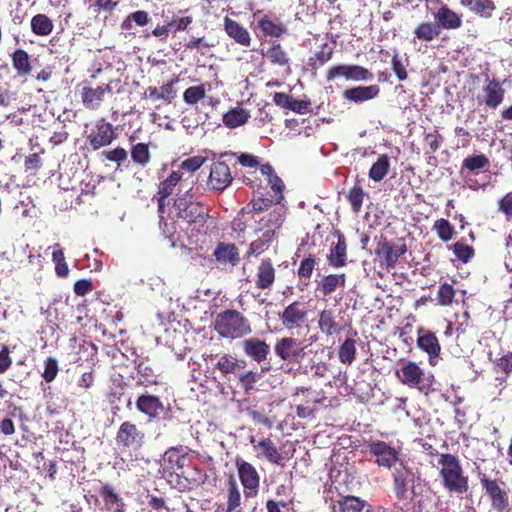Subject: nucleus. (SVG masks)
<instances>
[{
  "label": "nucleus",
  "instance_id": "de8ad7c7",
  "mask_svg": "<svg viewBox=\"0 0 512 512\" xmlns=\"http://www.w3.org/2000/svg\"><path fill=\"white\" fill-rule=\"evenodd\" d=\"M131 158L132 161L141 166L146 167L151 159L149 146L146 143H137L131 147Z\"/></svg>",
  "mask_w": 512,
  "mask_h": 512
},
{
  "label": "nucleus",
  "instance_id": "ea45409f",
  "mask_svg": "<svg viewBox=\"0 0 512 512\" xmlns=\"http://www.w3.org/2000/svg\"><path fill=\"white\" fill-rule=\"evenodd\" d=\"M226 512L239 508L241 505V492L234 476H230L226 488Z\"/></svg>",
  "mask_w": 512,
  "mask_h": 512
},
{
  "label": "nucleus",
  "instance_id": "774afa93",
  "mask_svg": "<svg viewBox=\"0 0 512 512\" xmlns=\"http://www.w3.org/2000/svg\"><path fill=\"white\" fill-rule=\"evenodd\" d=\"M148 506L154 512H171L166 500L156 495H148Z\"/></svg>",
  "mask_w": 512,
  "mask_h": 512
},
{
  "label": "nucleus",
  "instance_id": "423d86ee",
  "mask_svg": "<svg viewBox=\"0 0 512 512\" xmlns=\"http://www.w3.org/2000/svg\"><path fill=\"white\" fill-rule=\"evenodd\" d=\"M367 449L378 467L391 469L399 460L400 451L385 441L370 440Z\"/></svg>",
  "mask_w": 512,
  "mask_h": 512
},
{
  "label": "nucleus",
  "instance_id": "ddd939ff",
  "mask_svg": "<svg viewBox=\"0 0 512 512\" xmlns=\"http://www.w3.org/2000/svg\"><path fill=\"white\" fill-rule=\"evenodd\" d=\"M343 77L350 81L370 80L373 74L365 67L359 65H335L330 67L326 73L328 82Z\"/></svg>",
  "mask_w": 512,
  "mask_h": 512
},
{
  "label": "nucleus",
  "instance_id": "e433bc0d",
  "mask_svg": "<svg viewBox=\"0 0 512 512\" xmlns=\"http://www.w3.org/2000/svg\"><path fill=\"white\" fill-rule=\"evenodd\" d=\"M261 173L267 177L268 184L275 193V202L278 204L283 200L284 183L282 179L275 173L274 168L269 164L260 166Z\"/></svg>",
  "mask_w": 512,
  "mask_h": 512
},
{
  "label": "nucleus",
  "instance_id": "412c9836",
  "mask_svg": "<svg viewBox=\"0 0 512 512\" xmlns=\"http://www.w3.org/2000/svg\"><path fill=\"white\" fill-rule=\"evenodd\" d=\"M189 186L186 180L183 179V174L178 171H171V173L158 184L157 195L162 198L170 197L174 192H184Z\"/></svg>",
  "mask_w": 512,
  "mask_h": 512
},
{
  "label": "nucleus",
  "instance_id": "dca6fc26",
  "mask_svg": "<svg viewBox=\"0 0 512 512\" xmlns=\"http://www.w3.org/2000/svg\"><path fill=\"white\" fill-rule=\"evenodd\" d=\"M307 316L308 310L305 304L294 301L283 310L280 319L286 329L293 330L300 328L306 322Z\"/></svg>",
  "mask_w": 512,
  "mask_h": 512
},
{
  "label": "nucleus",
  "instance_id": "6e6d98bb",
  "mask_svg": "<svg viewBox=\"0 0 512 512\" xmlns=\"http://www.w3.org/2000/svg\"><path fill=\"white\" fill-rule=\"evenodd\" d=\"M392 70L395 73L399 81H405L408 79L407 67L409 60L407 58L402 59L398 52H395L391 59Z\"/></svg>",
  "mask_w": 512,
  "mask_h": 512
},
{
  "label": "nucleus",
  "instance_id": "37998d69",
  "mask_svg": "<svg viewBox=\"0 0 512 512\" xmlns=\"http://www.w3.org/2000/svg\"><path fill=\"white\" fill-rule=\"evenodd\" d=\"M493 369L503 376L496 377V380L503 383L512 374V351H507L493 362Z\"/></svg>",
  "mask_w": 512,
  "mask_h": 512
},
{
  "label": "nucleus",
  "instance_id": "13d9d810",
  "mask_svg": "<svg viewBox=\"0 0 512 512\" xmlns=\"http://www.w3.org/2000/svg\"><path fill=\"white\" fill-rule=\"evenodd\" d=\"M496 10L493 0H476L472 13L481 18H491Z\"/></svg>",
  "mask_w": 512,
  "mask_h": 512
},
{
  "label": "nucleus",
  "instance_id": "a211bd4d",
  "mask_svg": "<svg viewBox=\"0 0 512 512\" xmlns=\"http://www.w3.org/2000/svg\"><path fill=\"white\" fill-rule=\"evenodd\" d=\"M250 442L254 449L258 451V458H264L272 464L283 465L284 457L270 438H262L256 441L252 437Z\"/></svg>",
  "mask_w": 512,
  "mask_h": 512
},
{
  "label": "nucleus",
  "instance_id": "58836bf2",
  "mask_svg": "<svg viewBox=\"0 0 512 512\" xmlns=\"http://www.w3.org/2000/svg\"><path fill=\"white\" fill-rule=\"evenodd\" d=\"M249 118V111L241 107H235L231 108L223 115L222 121L227 128L233 129L247 123Z\"/></svg>",
  "mask_w": 512,
  "mask_h": 512
},
{
  "label": "nucleus",
  "instance_id": "9b49d317",
  "mask_svg": "<svg viewBox=\"0 0 512 512\" xmlns=\"http://www.w3.org/2000/svg\"><path fill=\"white\" fill-rule=\"evenodd\" d=\"M427 3L440 4L436 12L433 13L439 29L442 30H458L463 25V15L451 9L441 0H426Z\"/></svg>",
  "mask_w": 512,
  "mask_h": 512
},
{
  "label": "nucleus",
  "instance_id": "6ab92c4d",
  "mask_svg": "<svg viewBox=\"0 0 512 512\" xmlns=\"http://www.w3.org/2000/svg\"><path fill=\"white\" fill-rule=\"evenodd\" d=\"M276 269L270 258L262 259L256 267L255 286L259 290H269L275 283Z\"/></svg>",
  "mask_w": 512,
  "mask_h": 512
},
{
  "label": "nucleus",
  "instance_id": "4c0bfd02",
  "mask_svg": "<svg viewBox=\"0 0 512 512\" xmlns=\"http://www.w3.org/2000/svg\"><path fill=\"white\" fill-rule=\"evenodd\" d=\"M285 220V211L283 208H275L264 215L259 221L258 231L269 229L278 232Z\"/></svg>",
  "mask_w": 512,
  "mask_h": 512
},
{
  "label": "nucleus",
  "instance_id": "4d7b16f0",
  "mask_svg": "<svg viewBox=\"0 0 512 512\" xmlns=\"http://www.w3.org/2000/svg\"><path fill=\"white\" fill-rule=\"evenodd\" d=\"M206 95V89L203 84L188 87L183 93V101L188 105H196L203 100Z\"/></svg>",
  "mask_w": 512,
  "mask_h": 512
},
{
  "label": "nucleus",
  "instance_id": "3c124183",
  "mask_svg": "<svg viewBox=\"0 0 512 512\" xmlns=\"http://www.w3.org/2000/svg\"><path fill=\"white\" fill-rule=\"evenodd\" d=\"M433 230L436 232L439 239L443 242H448L454 238V226L444 218L436 220L433 224Z\"/></svg>",
  "mask_w": 512,
  "mask_h": 512
},
{
  "label": "nucleus",
  "instance_id": "f3484780",
  "mask_svg": "<svg viewBox=\"0 0 512 512\" xmlns=\"http://www.w3.org/2000/svg\"><path fill=\"white\" fill-rule=\"evenodd\" d=\"M253 17H258L257 26L263 37L280 39L287 33V27L283 22L273 20L269 15L262 14L260 10L256 11Z\"/></svg>",
  "mask_w": 512,
  "mask_h": 512
},
{
  "label": "nucleus",
  "instance_id": "338daca9",
  "mask_svg": "<svg viewBox=\"0 0 512 512\" xmlns=\"http://www.w3.org/2000/svg\"><path fill=\"white\" fill-rule=\"evenodd\" d=\"M498 210L504 214L506 220H512V191L506 193L498 200Z\"/></svg>",
  "mask_w": 512,
  "mask_h": 512
},
{
  "label": "nucleus",
  "instance_id": "473e14b6",
  "mask_svg": "<svg viewBox=\"0 0 512 512\" xmlns=\"http://www.w3.org/2000/svg\"><path fill=\"white\" fill-rule=\"evenodd\" d=\"M99 494L102 497L105 505V510L112 512H124L125 503L115 489L109 483H102Z\"/></svg>",
  "mask_w": 512,
  "mask_h": 512
},
{
  "label": "nucleus",
  "instance_id": "9d476101",
  "mask_svg": "<svg viewBox=\"0 0 512 512\" xmlns=\"http://www.w3.org/2000/svg\"><path fill=\"white\" fill-rule=\"evenodd\" d=\"M117 138L115 128L104 118L96 121L95 127L87 136V142L92 150L96 151L110 145Z\"/></svg>",
  "mask_w": 512,
  "mask_h": 512
},
{
  "label": "nucleus",
  "instance_id": "a18cd8bd",
  "mask_svg": "<svg viewBox=\"0 0 512 512\" xmlns=\"http://www.w3.org/2000/svg\"><path fill=\"white\" fill-rule=\"evenodd\" d=\"M356 340L348 337L339 346L338 359L342 364L351 365L356 359Z\"/></svg>",
  "mask_w": 512,
  "mask_h": 512
},
{
  "label": "nucleus",
  "instance_id": "c03bdc74",
  "mask_svg": "<svg viewBox=\"0 0 512 512\" xmlns=\"http://www.w3.org/2000/svg\"><path fill=\"white\" fill-rule=\"evenodd\" d=\"M333 53L334 48L324 43L321 49L308 59V66L311 70H318L332 59Z\"/></svg>",
  "mask_w": 512,
  "mask_h": 512
},
{
  "label": "nucleus",
  "instance_id": "79ce46f5",
  "mask_svg": "<svg viewBox=\"0 0 512 512\" xmlns=\"http://www.w3.org/2000/svg\"><path fill=\"white\" fill-rule=\"evenodd\" d=\"M31 30L37 36H48L54 28L52 20L46 14H36L31 19Z\"/></svg>",
  "mask_w": 512,
  "mask_h": 512
},
{
  "label": "nucleus",
  "instance_id": "2f4dec72",
  "mask_svg": "<svg viewBox=\"0 0 512 512\" xmlns=\"http://www.w3.org/2000/svg\"><path fill=\"white\" fill-rule=\"evenodd\" d=\"M412 472L409 468L403 466L396 468L392 473L393 478V489L395 496L398 500H406L407 492L409 488V482L411 480Z\"/></svg>",
  "mask_w": 512,
  "mask_h": 512
},
{
  "label": "nucleus",
  "instance_id": "09e8293b",
  "mask_svg": "<svg viewBox=\"0 0 512 512\" xmlns=\"http://www.w3.org/2000/svg\"><path fill=\"white\" fill-rule=\"evenodd\" d=\"M240 367V361L231 354H224L216 364V368L223 375L236 374Z\"/></svg>",
  "mask_w": 512,
  "mask_h": 512
},
{
  "label": "nucleus",
  "instance_id": "f704fd0d",
  "mask_svg": "<svg viewBox=\"0 0 512 512\" xmlns=\"http://www.w3.org/2000/svg\"><path fill=\"white\" fill-rule=\"evenodd\" d=\"M11 62L19 77H27L32 72V63L27 51L16 49L11 55Z\"/></svg>",
  "mask_w": 512,
  "mask_h": 512
},
{
  "label": "nucleus",
  "instance_id": "8fccbe9b",
  "mask_svg": "<svg viewBox=\"0 0 512 512\" xmlns=\"http://www.w3.org/2000/svg\"><path fill=\"white\" fill-rule=\"evenodd\" d=\"M365 196L366 193L359 183H355V185L348 191L346 197L354 213H359L361 211Z\"/></svg>",
  "mask_w": 512,
  "mask_h": 512
},
{
  "label": "nucleus",
  "instance_id": "a19ab883",
  "mask_svg": "<svg viewBox=\"0 0 512 512\" xmlns=\"http://www.w3.org/2000/svg\"><path fill=\"white\" fill-rule=\"evenodd\" d=\"M390 171V158L387 154H381L377 161L371 166L368 176L371 180L379 182L383 180Z\"/></svg>",
  "mask_w": 512,
  "mask_h": 512
},
{
  "label": "nucleus",
  "instance_id": "0e129e2a",
  "mask_svg": "<svg viewBox=\"0 0 512 512\" xmlns=\"http://www.w3.org/2000/svg\"><path fill=\"white\" fill-rule=\"evenodd\" d=\"M42 165L43 161L39 153H32L25 157L24 169L26 173L35 175Z\"/></svg>",
  "mask_w": 512,
  "mask_h": 512
},
{
  "label": "nucleus",
  "instance_id": "49530a36",
  "mask_svg": "<svg viewBox=\"0 0 512 512\" xmlns=\"http://www.w3.org/2000/svg\"><path fill=\"white\" fill-rule=\"evenodd\" d=\"M265 55L273 65L283 67L289 64V56L280 43H273Z\"/></svg>",
  "mask_w": 512,
  "mask_h": 512
},
{
  "label": "nucleus",
  "instance_id": "680f3d73",
  "mask_svg": "<svg viewBox=\"0 0 512 512\" xmlns=\"http://www.w3.org/2000/svg\"><path fill=\"white\" fill-rule=\"evenodd\" d=\"M137 372L144 379L141 384H156L157 374L154 369L146 362L140 361L136 366Z\"/></svg>",
  "mask_w": 512,
  "mask_h": 512
},
{
  "label": "nucleus",
  "instance_id": "0eeeda50",
  "mask_svg": "<svg viewBox=\"0 0 512 512\" xmlns=\"http://www.w3.org/2000/svg\"><path fill=\"white\" fill-rule=\"evenodd\" d=\"M235 466L246 498H254L258 495L260 487V475L250 462L242 458H236Z\"/></svg>",
  "mask_w": 512,
  "mask_h": 512
},
{
  "label": "nucleus",
  "instance_id": "69168bd1",
  "mask_svg": "<svg viewBox=\"0 0 512 512\" xmlns=\"http://www.w3.org/2000/svg\"><path fill=\"white\" fill-rule=\"evenodd\" d=\"M102 154L106 160L115 162L118 166L124 163L128 157L127 151L122 147H116L112 150L103 151Z\"/></svg>",
  "mask_w": 512,
  "mask_h": 512
},
{
  "label": "nucleus",
  "instance_id": "e2e57ef3",
  "mask_svg": "<svg viewBox=\"0 0 512 512\" xmlns=\"http://www.w3.org/2000/svg\"><path fill=\"white\" fill-rule=\"evenodd\" d=\"M58 371H59L58 361L53 357H48L44 361V372L42 373L43 379L47 383L52 382L56 378Z\"/></svg>",
  "mask_w": 512,
  "mask_h": 512
},
{
  "label": "nucleus",
  "instance_id": "f8f14e48",
  "mask_svg": "<svg viewBox=\"0 0 512 512\" xmlns=\"http://www.w3.org/2000/svg\"><path fill=\"white\" fill-rule=\"evenodd\" d=\"M233 181L229 165L221 160L211 164L210 173L207 179V187L211 191L222 192Z\"/></svg>",
  "mask_w": 512,
  "mask_h": 512
},
{
  "label": "nucleus",
  "instance_id": "f03ea898",
  "mask_svg": "<svg viewBox=\"0 0 512 512\" xmlns=\"http://www.w3.org/2000/svg\"><path fill=\"white\" fill-rule=\"evenodd\" d=\"M439 477L442 486L449 493L458 495L464 494L469 489V478L464 474V470L458 457L450 453H442L438 459Z\"/></svg>",
  "mask_w": 512,
  "mask_h": 512
},
{
  "label": "nucleus",
  "instance_id": "5fc2aeb1",
  "mask_svg": "<svg viewBox=\"0 0 512 512\" xmlns=\"http://www.w3.org/2000/svg\"><path fill=\"white\" fill-rule=\"evenodd\" d=\"M489 165V159L484 154L472 155L466 157L462 162V169H467L470 172L483 169Z\"/></svg>",
  "mask_w": 512,
  "mask_h": 512
},
{
  "label": "nucleus",
  "instance_id": "6e6552de",
  "mask_svg": "<svg viewBox=\"0 0 512 512\" xmlns=\"http://www.w3.org/2000/svg\"><path fill=\"white\" fill-rule=\"evenodd\" d=\"M115 440L119 447L137 451L145 442V433L135 423L124 421L116 433Z\"/></svg>",
  "mask_w": 512,
  "mask_h": 512
},
{
  "label": "nucleus",
  "instance_id": "603ef678",
  "mask_svg": "<svg viewBox=\"0 0 512 512\" xmlns=\"http://www.w3.org/2000/svg\"><path fill=\"white\" fill-rule=\"evenodd\" d=\"M456 295V290L453 284L448 282H440L438 292H437V303L440 306H450L453 303L454 297Z\"/></svg>",
  "mask_w": 512,
  "mask_h": 512
},
{
  "label": "nucleus",
  "instance_id": "bb28decb",
  "mask_svg": "<svg viewBox=\"0 0 512 512\" xmlns=\"http://www.w3.org/2000/svg\"><path fill=\"white\" fill-rule=\"evenodd\" d=\"M333 512H373L371 504L353 495L342 496L333 505Z\"/></svg>",
  "mask_w": 512,
  "mask_h": 512
},
{
  "label": "nucleus",
  "instance_id": "39448f33",
  "mask_svg": "<svg viewBox=\"0 0 512 512\" xmlns=\"http://www.w3.org/2000/svg\"><path fill=\"white\" fill-rule=\"evenodd\" d=\"M478 478L482 489L491 502V507L496 512H504L509 506V496L505 489L501 486L503 482L491 479L486 473L478 472Z\"/></svg>",
  "mask_w": 512,
  "mask_h": 512
},
{
  "label": "nucleus",
  "instance_id": "c9c22d12",
  "mask_svg": "<svg viewBox=\"0 0 512 512\" xmlns=\"http://www.w3.org/2000/svg\"><path fill=\"white\" fill-rule=\"evenodd\" d=\"M346 275L341 274H329L324 276L317 285V291H319L324 297L331 295L339 287H345Z\"/></svg>",
  "mask_w": 512,
  "mask_h": 512
},
{
  "label": "nucleus",
  "instance_id": "2eb2a0df",
  "mask_svg": "<svg viewBox=\"0 0 512 512\" xmlns=\"http://www.w3.org/2000/svg\"><path fill=\"white\" fill-rule=\"evenodd\" d=\"M417 347L428 355L429 364L435 366L441 353V345L435 333L424 327L417 329Z\"/></svg>",
  "mask_w": 512,
  "mask_h": 512
},
{
  "label": "nucleus",
  "instance_id": "7ed1b4c3",
  "mask_svg": "<svg viewBox=\"0 0 512 512\" xmlns=\"http://www.w3.org/2000/svg\"><path fill=\"white\" fill-rule=\"evenodd\" d=\"M215 331L223 338L237 339L250 334L252 329L249 320L241 312L228 309L217 315Z\"/></svg>",
  "mask_w": 512,
  "mask_h": 512
},
{
  "label": "nucleus",
  "instance_id": "4be33fe9",
  "mask_svg": "<svg viewBox=\"0 0 512 512\" xmlns=\"http://www.w3.org/2000/svg\"><path fill=\"white\" fill-rule=\"evenodd\" d=\"M107 93H112L110 84L100 85L96 88L84 86L80 94L84 107L93 110L99 108Z\"/></svg>",
  "mask_w": 512,
  "mask_h": 512
},
{
  "label": "nucleus",
  "instance_id": "b1692460",
  "mask_svg": "<svg viewBox=\"0 0 512 512\" xmlns=\"http://www.w3.org/2000/svg\"><path fill=\"white\" fill-rule=\"evenodd\" d=\"M380 94V87L377 84L369 86H356L343 91V98L352 103H363L372 100Z\"/></svg>",
  "mask_w": 512,
  "mask_h": 512
},
{
  "label": "nucleus",
  "instance_id": "4468645a",
  "mask_svg": "<svg viewBox=\"0 0 512 512\" xmlns=\"http://www.w3.org/2000/svg\"><path fill=\"white\" fill-rule=\"evenodd\" d=\"M305 348L299 339L283 337L275 343L274 352L281 360L294 363L304 355Z\"/></svg>",
  "mask_w": 512,
  "mask_h": 512
},
{
  "label": "nucleus",
  "instance_id": "5701e85b",
  "mask_svg": "<svg viewBox=\"0 0 512 512\" xmlns=\"http://www.w3.org/2000/svg\"><path fill=\"white\" fill-rule=\"evenodd\" d=\"M317 323L319 331L326 337L339 335L343 329L335 311L331 308H325L319 313Z\"/></svg>",
  "mask_w": 512,
  "mask_h": 512
},
{
  "label": "nucleus",
  "instance_id": "72a5a7b5",
  "mask_svg": "<svg viewBox=\"0 0 512 512\" xmlns=\"http://www.w3.org/2000/svg\"><path fill=\"white\" fill-rule=\"evenodd\" d=\"M441 33L436 21H422L413 31V43L416 41L431 43L438 39Z\"/></svg>",
  "mask_w": 512,
  "mask_h": 512
},
{
  "label": "nucleus",
  "instance_id": "c756f323",
  "mask_svg": "<svg viewBox=\"0 0 512 512\" xmlns=\"http://www.w3.org/2000/svg\"><path fill=\"white\" fill-rule=\"evenodd\" d=\"M213 256L220 264L237 266L240 263L239 249L233 243L219 242L213 252Z\"/></svg>",
  "mask_w": 512,
  "mask_h": 512
},
{
  "label": "nucleus",
  "instance_id": "a878e982",
  "mask_svg": "<svg viewBox=\"0 0 512 512\" xmlns=\"http://www.w3.org/2000/svg\"><path fill=\"white\" fill-rule=\"evenodd\" d=\"M136 408L149 419H156L164 410V405L158 396L146 393L137 398Z\"/></svg>",
  "mask_w": 512,
  "mask_h": 512
},
{
  "label": "nucleus",
  "instance_id": "f257e3e1",
  "mask_svg": "<svg viewBox=\"0 0 512 512\" xmlns=\"http://www.w3.org/2000/svg\"><path fill=\"white\" fill-rule=\"evenodd\" d=\"M193 184L184 192L176 193L171 213L198 232L203 230L210 218L209 210L203 203L195 200Z\"/></svg>",
  "mask_w": 512,
  "mask_h": 512
},
{
  "label": "nucleus",
  "instance_id": "cd10ccee",
  "mask_svg": "<svg viewBox=\"0 0 512 512\" xmlns=\"http://www.w3.org/2000/svg\"><path fill=\"white\" fill-rule=\"evenodd\" d=\"M337 242L331 245L327 261L333 268H342L347 264V242L346 238L340 231L336 232Z\"/></svg>",
  "mask_w": 512,
  "mask_h": 512
},
{
  "label": "nucleus",
  "instance_id": "aec40b11",
  "mask_svg": "<svg viewBox=\"0 0 512 512\" xmlns=\"http://www.w3.org/2000/svg\"><path fill=\"white\" fill-rule=\"evenodd\" d=\"M483 103L491 110L497 109L504 101L506 91L502 83L496 79H488L487 84L483 88Z\"/></svg>",
  "mask_w": 512,
  "mask_h": 512
},
{
  "label": "nucleus",
  "instance_id": "c85d7f7f",
  "mask_svg": "<svg viewBox=\"0 0 512 512\" xmlns=\"http://www.w3.org/2000/svg\"><path fill=\"white\" fill-rule=\"evenodd\" d=\"M242 347L245 355L257 363L264 362L270 352V347L264 340L254 337L245 339Z\"/></svg>",
  "mask_w": 512,
  "mask_h": 512
},
{
  "label": "nucleus",
  "instance_id": "1a4fd4ad",
  "mask_svg": "<svg viewBox=\"0 0 512 512\" xmlns=\"http://www.w3.org/2000/svg\"><path fill=\"white\" fill-rule=\"evenodd\" d=\"M398 380L410 388H416L419 391L425 390L429 384L426 382L424 370L414 361H406L395 372Z\"/></svg>",
  "mask_w": 512,
  "mask_h": 512
},
{
  "label": "nucleus",
  "instance_id": "bf43d9fd",
  "mask_svg": "<svg viewBox=\"0 0 512 512\" xmlns=\"http://www.w3.org/2000/svg\"><path fill=\"white\" fill-rule=\"evenodd\" d=\"M317 265V260L315 255L309 254L305 257L301 262L297 269V274L299 278H304L309 280L313 274V271Z\"/></svg>",
  "mask_w": 512,
  "mask_h": 512
},
{
  "label": "nucleus",
  "instance_id": "7c9ffc66",
  "mask_svg": "<svg viewBox=\"0 0 512 512\" xmlns=\"http://www.w3.org/2000/svg\"><path fill=\"white\" fill-rule=\"evenodd\" d=\"M193 452L188 446H173L165 451L163 460L169 464L171 469L183 470L188 456Z\"/></svg>",
  "mask_w": 512,
  "mask_h": 512
},
{
  "label": "nucleus",
  "instance_id": "052dcab7",
  "mask_svg": "<svg viewBox=\"0 0 512 512\" xmlns=\"http://www.w3.org/2000/svg\"><path fill=\"white\" fill-rule=\"evenodd\" d=\"M451 248L455 256L463 263H468L474 256V248L470 245L456 242Z\"/></svg>",
  "mask_w": 512,
  "mask_h": 512
},
{
  "label": "nucleus",
  "instance_id": "393cba45",
  "mask_svg": "<svg viewBox=\"0 0 512 512\" xmlns=\"http://www.w3.org/2000/svg\"><path fill=\"white\" fill-rule=\"evenodd\" d=\"M223 22L224 31L231 39L235 41V43L242 47L251 46L252 38L246 27H244L236 20L229 18L228 16L224 17Z\"/></svg>",
  "mask_w": 512,
  "mask_h": 512
},
{
  "label": "nucleus",
  "instance_id": "864d4df0",
  "mask_svg": "<svg viewBox=\"0 0 512 512\" xmlns=\"http://www.w3.org/2000/svg\"><path fill=\"white\" fill-rule=\"evenodd\" d=\"M260 378L261 373L258 370H249L239 373L238 383L245 393H249L251 390L255 389V385Z\"/></svg>",
  "mask_w": 512,
  "mask_h": 512
},
{
  "label": "nucleus",
  "instance_id": "20e7f679",
  "mask_svg": "<svg viewBox=\"0 0 512 512\" xmlns=\"http://www.w3.org/2000/svg\"><path fill=\"white\" fill-rule=\"evenodd\" d=\"M407 245L404 241L391 242L387 237L381 236L377 241L374 253L379 265L387 271L395 269L400 257L406 254Z\"/></svg>",
  "mask_w": 512,
  "mask_h": 512
}]
</instances>
